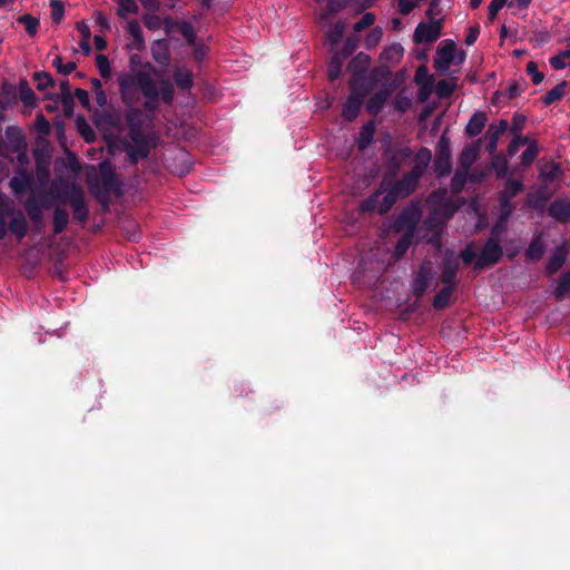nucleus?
I'll use <instances>...</instances> for the list:
<instances>
[{"mask_svg": "<svg viewBox=\"0 0 570 570\" xmlns=\"http://www.w3.org/2000/svg\"><path fill=\"white\" fill-rule=\"evenodd\" d=\"M39 180L40 185L29 195L24 202V209L31 223L38 229L43 226V209H50L57 203H68L72 209L75 220L83 224L89 218V208L86 203L85 191L76 183L63 181L57 188V180Z\"/></svg>", "mask_w": 570, "mask_h": 570, "instance_id": "obj_1", "label": "nucleus"}, {"mask_svg": "<svg viewBox=\"0 0 570 570\" xmlns=\"http://www.w3.org/2000/svg\"><path fill=\"white\" fill-rule=\"evenodd\" d=\"M119 91L126 105L132 104L135 88H139L145 102L144 110L153 118L159 107V92L156 82L146 71H137L135 75L122 73L118 77Z\"/></svg>", "mask_w": 570, "mask_h": 570, "instance_id": "obj_2", "label": "nucleus"}, {"mask_svg": "<svg viewBox=\"0 0 570 570\" xmlns=\"http://www.w3.org/2000/svg\"><path fill=\"white\" fill-rule=\"evenodd\" d=\"M500 230L495 225L492 227L489 238L485 240L479 254L473 248V243H470L464 249L461 250L460 257L464 265L473 264L474 269L483 271L488 267L497 265L503 257V248L500 244Z\"/></svg>", "mask_w": 570, "mask_h": 570, "instance_id": "obj_3", "label": "nucleus"}, {"mask_svg": "<svg viewBox=\"0 0 570 570\" xmlns=\"http://www.w3.org/2000/svg\"><path fill=\"white\" fill-rule=\"evenodd\" d=\"M409 197L397 181L387 180L383 177L380 186L365 199H363L358 209L362 214L377 212L379 215H386L399 199Z\"/></svg>", "mask_w": 570, "mask_h": 570, "instance_id": "obj_4", "label": "nucleus"}, {"mask_svg": "<svg viewBox=\"0 0 570 570\" xmlns=\"http://www.w3.org/2000/svg\"><path fill=\"white\" fill-rule=\"evenodd\" d=\"M99 180L89 181V191L104 207H108L110 193L122 195L121 181L108 160L99 164Z\"/></svg>", "mask_w": 570, "mask_h": 570, "instance_id": "obj_5", "label": "nucleus"}, {"mask_svg": "<svg viewBox=\"0 0 570 570\" xmlns=\"http://www.w3.org/2000/svg\"><path fill=\"white\" fill-rule=\"evenodd\" d=\"M130 144L126 147L129 161L136 165L140 159H145L150 154V146L146 135L139 130L138 126L132 127L128 132Z\"/></svg>", "mask_w": 570, "mask_h": 570, "instance_id": "obj_6", "label": "nucleus"}, {"mask_svg": "<svg viewBox=\"0 0 570 570\" xmlns=\"http://www.w3.org/2000/svg\"><path fill=\"white\" fill-rule=\"evenodd\" d=\"M422 212L419 205L411 203L405 206L394 222L396 232L411 233L415 235L417 224L421 220Z\"/></svg>", "mask_w": 570, "mask_h": 570, "instance_id": "obj_7", "label": "nucleus"}, {"mask_svg": "<svg viewBox=\"0 0 570 570\" xmlns=\"http://www.w3.org/2000/svg\"><path fill=\"white\" fill-rule=\"evenodd\" d=\"M452 170L450 139L443 134L438 142L434 171L438 177L448 176Z\"/></svg>", "mask_w": 570, "mask_h": 570, "instance_id": "obj_8", "label": "nucleus"}, {"mask_svg": "<svg viewBox=\"0 0 570 570\" xmlns=\"http://www.w3.org/2000/svg\"><path fill=\"white\" fill-rule=\"evenodd\" d=\"M435 273L429 261L423 262L414 276L412 291L416 298H421L429 288Z\"/></svg>", "mask_w": 570, "mask_h": 570, "instance_id": "obj_9", "label": "nucleus"}, {"mask_svg": "<svg viewBox=\"0 0 570 570\" xmlns=\"http://www.w3.org/2000/svg\"><path fill=\"white\" fill-rule=\"evenodd\" d=\"M455 42L451 39L444 40L436 50L433 60L435 70L446 72L455 59Z\"/></svg>", "mask_w": 570, "mask_h": 570, "instance_id": "obj_10", "label": "nucleus"}, {"mask_svg": "<svg viewBox=\"0 0 570 570\" xmlns=\"http://www.w3.org/2000/svg\"><path fill=\"white\" fill-rule=\"evenodd\" d=\"M442 22L443 18H439L438 21L420 22L413 35L414 42L424 43L435 41L441 36Z\"/></svg>", "mask_w": 570, "mask_h": 570, "instance_id": "obj_11", "label": "nucleus"}, {"mask_svg": "<svg viewBox=\"0 0 570 570\" xmlns=\"http://www.w3.org/2000/svg\"><path fill=\"white\" fill-rule=\"evenodd\" d=\"M375 82V77H371L370 79H367L365 76L351 77L350 96L356 97L360 100H364V98L372 91Z\"/></svg>", "mask_w": 570, "mask_h": 570, "instance_id": "obj_12", "label": "nucleus"}, {"mask_svg": "<svg viewBox=\"0 0 570 570\" xmlns=\"http://www.w3.org/2000/svg\"><path fill=\"white\" fill-rule=\"evenodd\" d=\"M393 90L394 88L389 85L375 92L366 102V111L373 116H377L391 97Z\"/></svg>", "mask_w": 570, "mask_h": 570, "instance_id": "obj_13", "label": "nucleus"}, {"mask_svg": "<svg viewBox=\"0 0 570 570\" xmlns=\"http://www.w3.org/2000/svg\"><path fill=\"white\" fill-rule=\"evenodd\" d=\"M459 261L454 257H445L441 266L440 281L444 286L456 287V275L459 271Z\"/></svg>", "mask_w": 570, "mask_h": 570, "instance_id": "obj_14", "label": "nucleus"}, {"mask_svg": "<svg viewBox=\"0 0 570 570\" xmlns=\"http://www.w3.org/2000/svg\"><path fill=\"white\" fill-rule=\"evenodd\" d=\"M548 215L552 217L554 220L561 224H567L570 222V199L567 198H558L553 200L549 208Z\"/></svg>", "mask_w": 570, "mask_h": 570, "instance_id": "obj_15", "label": "nucleus"}, {"mask_svg": "<svg viewBox=\"0 0 570 570\" xmlns=\"http://www.w3.org/2000/svg\"><path fill=\"white\" fill-rule=\"evenodd\" d=\"M508 121L504 119H501L498 125L491 124L487 131V145L485 150L493 155L497 151L498 142L500 137L508 129Z\"/></svg>", "mask_w": 570, "mask_h": 570, "instance_id": "obj_16", "label": "nucleus"}, {"mask_svg": "<svg viewBox=\"0 0 570 570\" xmlns=\"http://www.w3.org/2000/svg\"><path fill=\"white\" fill-rule=\"evenodd\" d=\"M568 258V248L564 244L557 246L548 259L546 271L548 275H554L566 264Z\"/></svg>", "mask_w": 570, "mask_h": 570, "instance_id": "obj_17", "label": "nucleus"}, {"mask_svg": "<svg viewBox=\"0 0 570 570\" xmlns=\"http://www.w3.org/2000/svg\"><path fill=\"white\" fill-rule=\"evenodd\" d=\"M151 56L161 67H167L170 62V50L166 39L155 40L151 45Z\"/></svg>", "mask_w": 570, "mask_h": 570, "instance_id": "obj_18", "label": "nucleus"}, {"mask_svg": "<svg viewBox=\"0 0 570 570\" xmlns=\"http://www.w3.org/2000/svg\"><path fill=\"white\" fill-rule=\"evenodd\" d=\"M165 26H166V31L169 32V29L174 26L178 27L181 36L185 38L186 42L189 45V46H195L196 45V40H197V35H196V31L194 29V27L191 26L190 22L188 21H178V22H175L173 21L171 19H166L165 20Z\"/></svg>", "mask_w": 570, "mask_h": 570, "instance_id": "obj_19", "label": "nucleus"}, {"mask_svg": "<svg viewBox=\"0 0 570 570\" xmlns=\"http://www.w3.org/2000/svg\"><path fill=\"white\" fill-rule=\"evenodd\" d=\"M487 121H488V116L484 111H475L471 116V118L465 127L466 136L476 137L478 135H480L482 132V130L484 129Z\"/></svg>", "mask_w": 570, "mask_h": 570, "instance_id": "obj_20", "label": "nucleus"}, {"mask_svg": "<svg viewBox=\"0 0 570 570\" xmlns=\"http://www.w3.org/2000/svg\"><path fill=\"white\" fill-rule=\"evenodd\" d=\"M10 187L16 194L30 191L36 189L35 180L31 174L21 173L20 176L12 177L10 179Z\"/></svg>", "mask_w": 570, "mask_h": 570, "instance_id": "obj_21", "label": "nucleus"}, {"mask_svg": "<svg viewBox=\"0 0 570 570\" xmlns=\"http://www.w3.org/2000/svg\"><path fill=\"white\" fill-rule=\"evenodd\" d=\"M370 62V56L364 52H360L354 56L347 65V69L352 72L351 77L365 76Z\"/></svg>", "mask_w": 570, "mask_h": 570, "instance_id": "obj_22", "label": "nucleus"}, {"mask_svg": "<svg viewBox=\"0 0 570 570\" xmlns=\"http://www.w3.org/2000/svg\"><path fill=\"white\" fill-rule=\"evenodd\" d=\"M401 158H399L397 155L391 156L387 165V169L383 177H386L387 180H393L400 173L401 169V161L404 158H407L411 156V149L410 148H403L399 151Z\"/></svg>", "mask_w": 570, "mask_h": 570, "instance_id": "obj_23", "label": "nucleus"}, {"mask_svg": "<svg viewBox=\"0 0 570 570\" xmlns=\"http://www.w3.org/2000/svg\"><path fill=\"white\" fill-rule=\"evenodd\" d=\"M363 106V100L357 99L356 97L348 96L346 102L342 108V117L344 120L351 122L354 121Z\"/></svg>", "mask_w": 570, "mask_h": 570, "instance_id": "obj_24", "label": "nucleus"}, {"mask_svg": "<svg viewBox=\"0 0 570 570\" xmlns=\"http://www.w3.org/2000/svg\"><path fill=\"white\" fill-rule=\"evenodd\" d=\"M174 81L180 90H189L194 86V75L184 67H177L173 73Z\"/></svg>", "mask_w": 570, "mask_h": 570, "instance_id": "obj_25", "label": "nucleus"}, {"mask_svg": "<svg viewBox=\"0 0 570 570\" xmlns=\"http://www.w3.org/2000/svg\"><path fill=\"white\" fill-rule=\"evenodd\" d=\"M18 100H20L26 108H35L37 105V97L33 90L30 88L26 79L19 81L18 87Z\"/></svg>", "mask_w": 570, "mask_h": 570, "instance_id": "obj_26", "label": "nucleus"}, {"mask_svg": "<svg viewBox=\"0 0 570 570\" xmlns=\"http://www.w3.org/2000/svg\"><path fill=\"white\" fill-rule=\"evenodd\" d=\"M546 252V245L542 235H535L525 250V257L532 262H539Z\"/></svg>", "mask_w": 570, "mask_h": 570, "instance_id": "obj_27", "label": "nucleus"}, {"mask_svg": "<svg viewBox=\"0 0 570 570\" xmlns=\"http://www.w3.org/2000/svg\"><path fill=\"white\" fill-rule=\"evenodd\" d=\"M432 158V153L429 148L422 147L415 155L414 166L411 171L416 173L420 178L425 173Z\"/></svg>", "mask_w": 570, "mask_h": 570, "instance_id": "obj_28", "label": "nucleus"}, {"mask_svg": "<svg viewBox=\"0 0 570 570\" xmlns=\"http://www.w3.org/2000/svg\"><path fill=\"white\" fill-rule=\"evenodd\" d=\"M6 138L16 151L24 149L27 146L26 137L19 127L8 126L6 129Z\"/></svg>", "mask_w": 570, "mask_h": 570, "instance_id": "obj_29", "label": "nucleus"}, {"mask_svg": "<svg viewBox=\"0 0 570 570\" xmlns=\"http://www.w3.org/2000/svg\"><path fill=\"white\" fill-rule=\"evenodd\" d=\"M128 33L132 38L130 48L137 51H141L145 48V39L142 36V30L138 21L132 20L128 23L127 27Z\"/></svg>", "mask_w": 570, "mask_h": 570, "instance_id": "obj_30", "label": "nucleus"}, {"mask_svg": "<svg viewBox=\"0 0 570 570\" xmlns=\"http://www.w3.org/2000/svg\"><path fill=\"white\" fill-rule=\"evenodd\" d=\"M68 223H69L68 212L62 207L56 206L53 208V215H52L53 234L55 235L61 234L66 229Z\"/></svg>", "mask_w": 570, "mask_h": 570, "instance_id": "obj_31", "label": "nucleus"}, {"mask_svg": "<svg viewBox=\"0 0 570 570\" xmlns=\"http://www.w3.org/2000/svg\"><path fill=\"white\" fill-rule=\"evenodd\" d=\"M18 104V89L16 86L2 80V112Z\"/></svg>", "mask_w": 570, "mask_h": 570, "instance_id": "obj_32", "label": "nucleus"}, {"mask_svg": "<svg viewBox=\"0 0 570 570\" xmlns=\"http://www.w3.org/2000/svg\"><path fill=\"white\" fill-rule=\"evenodd\" d=\"M550 194L546 193L542 189H538L534 193H529L525 198V205L529 208L541 210L546 207L548 199L550 198Z\"/></svg>", "mask_w": 570, "mask_h": 570, "instance_id": "obj_33", "label": "nucleus"}, {"mask_svg": "<svg viewBox=\"0 0 570 570\" xmlns=\"http://www.w3.org/2000/svg\"><path fill=\"white\" fill-rule=\"evenodd\" d=\"M481 140L475 141L471 146H466L461 155L460 163L463 168L469 169L470 166L476 160L480 150Z\"/></svg>", "mask_w": 570, "mask_h": 570, "instance_id": "obj_34", "label": "nucleus"}, {"mask_svg": "<svg viewBox=\"0 0 570 570\" xmlns=\"http://www.w3.org/2000/svg\"><path fill=\"white\" fill-rule=\"evenodd\" d=\"M76 128L86 142H94L96 140V132L83 116H77Z\"/></svg>", "mask_w": 570, "mask_h": 570, "instance_id": "obj_35", "label": "nucleus"}, {"mask_svg": "<svg viewBox=\"0 0 570 570\" xmlns=\"http://www.w3.org/2000/svg\"><path fill=\"white\" fill-rule=\"evenodd\" d=\"M454 286H444L433 298L432 305L435 309H444L450 306Z\"/></svg>", "mask_w": 570, "mask_h": 570, "instance_id": "obj_36", "label": "nucleus"}, {"mask_svg": "<svg viewBox=\"0 0 570 570\" xmlns=\"http://www.w3.org/2000/svg\"><path fill=\"white\" fill-rule=\"evenodd\" d=\"M344 59L341 58L340 52H334L327 65V76L331 81L341 77Z\"/></svg>", "mask_w": 570, "mask_h": 570, "instance_id": "obj_37", "label": "nucleus"}, {"mask_svg": "<svg viewBox=\"0 0 570 570\" xmlns=\"http://www.w3.org/2000/svg\"><path fill=\"white\" fill-rule=\"evenodd\" d=\"M345 28L346 23L344 21L335 22L326 32V41L332 47H336L344 35Z\"/></svg>", "mask_w": 570, "mask_h": 570, "instance_id": "obj_38", "label": "nucleus"}, {"mask_svg": "<svg viewBox=\"0 0 570 570\" xmlns=\"http://www.w3.org/2000/svg\"><path fill=\"white\" fill-rule=\"evenodd\" d=\"M8 228L18 239H22L28 232L27 219L22 215L13 217Z\"/></svg>", "mask_w": 570, "mask_h": 570, "instance_id": "obj_39", "label": "nucleus"}, {"mask_svg": "<svg viewBox=\"0 0 570 570\" xmlns=\"http://www.w3.org/2000/svg\"><path fill=\"white\" fill-rule=\"evenodd\" d=\"M420 177L416 176V173L409 171L403 175V177L400 180H396L400 187L404 189L405 195H412L419 184Z\"/></svg>", "mask_w": 570, "mask_h": 570, "instance_id": "obj_40", "label": "nucleus"}, {"mask_svg": "<svg viewBox=\"0 0 570 570\" xmlns=\"http://www.w3.org/2000/svg\"><path fill=\"white\" fill-rule=\"evenodd\" d=\"M17 22L23 24L26 32L29 37H35L38 33L40 21L38 18L26 13L17 18Z\"/></svg>", "mask_w": 570, "mask_h": 570, "instance_id": "obj_41", "label": "nucleus"}, {"mask_svg": "<svg viewBox=\"0 0 570 570\" xmlns=\"http://www.w3.org/2000/svg\"><path fill=\"white\" fill-rule=\"evenodd\" d=\"M468 181V169H458L451 179V191L458 195L463 191Z\"/></svg>", "mask_w": 570, "mask_h": 570, "instance_id": "obj_42", "label": "nucleus"}, {"mask_svg": "<svg viewBox=\"0 0 570 570\" xmlns=\"http://www.w3.org/2000/svg\"><path fill=\"white\" fill-rule=\"evenodd\" d=\"M568 86V82L566 80H562L560 83L554 86L551 90H549L543 97L542 101L544 105H551L560 99L566 94V88Z\"/></svg>", "mask_w": 570, "mask_h": 570, "instance_id": "obj_43", "label": "nucleus"}, {"mask_svg": "<svg viewBox=\"0 0 570 570\" xmlns=\"http://www.w3.org/2000/svg\"><path fill=\"white\" fill-rule=\"evenodd\" d=\"M570 294V269L563 273L554 288L553 295L556 299L561 301Z\"/></svg>", "mask_w": 570, "mask_h": 570, "instance_id": "obj_44", "label": "nucleus"}, {"mask_svg": "<svg viewBox=\"0 0 570 570\" xmlns=\"http://www.w3.org/2000/svg\"><path fill=\"white\" fill-rule=\"evenodd\" d=\"M414 238V234L411 233H403L402 236L397 239L395 247H394V256L396 258H401L405 255V253L409 250L410 246L412 245Z\"/></svg>", "mask_w": 570, "mask_h": 570, "instance_id": "obj_45", "label": "nucleus"}, {"mask_svg": "<svg viewBox=\"0 0 570 570\" xmlns=\"http://www.w3.org/2000/svg\"><path fill=\"white\" fill-rule=\"evenodd\" d=\"M404 49L400 43H392L381 53V60L386 62L399 61L403 56Z\"/></svg>", "mask_w": 570, "mask_h": 570, "instance_id": "obj_46", "label": "nucleus"}, {"mask_svg": "<svg viewBox=\"0 0 570 570\" xmlns=\"http://www.w3.org/2000/svg\"><path fill=\"white\" fill-rule=\"evenodd\" d=\"M158 92L159 100L161 99L164 104L170 106L174 102L175 89L174 85L169 80L165 79L159 82Z\"/></svg>", "mask_w": 570, "mask_h": 570, "instance_id": "obj_47", "label": "nucleus"}, {"mask_svg": "<svg viewBox=\"0 0 570 570\" xmlns=\"http://www.w3.org/2000/svg\"><path fill=\"white\" fill-rule=\"evenodd\" d=\"M33 80L37 83V89L39 91H45L48 88H53L56 82L52 76L47 71H37L33 73Z\"/></svg>", "mask_w": 570, "mask_h": 570, "instance_id": "obj_48", "label": "nucleus"}, {"mask_svg": "<svg viewBox=\"0 0 570 570\" xmlns=\"http://www.w3.org/2000/svg\"><path fill=\"white\" fill-rule=\"evenodd\" d=\"M374 138V125L373 122H367L362 127L358 138V149H365Z\"/></svg>", "mask_w": 570, "mask_h": 570, "instance_id": "obj_49", "label": "nucleus"}, {"mask_svg": "<svg viewBox=\"0 0 570 570\" xmlns=\"http://www.w3.org/2000/svg\"><path fill=\"white\" fill-rule=\"evenodd\" d=\"M492 168L495 171L497 178H504L508 175L509 163L508 159L502 155H497L491 163Z\"/></svg>", "mask_w": 570, "mask_h": 570, "instance_id": "obj_50", "label": "nucleus"}, {"mask_svg": "<svg viewBox=\"0 0 570 570\" xmlns=\"http://www.w3.org/2000/svg\"><path fill=\"white\" fill-rule=\"evenodd\" d=\"M524 189V185L521 180L508 179L504 185V189L499 194L509 196V198H514L518 194H520Z\"/></svg>", "mask_w": 570, "mask_h": 570, "instance_id": "obj_51", "label": "nucleus"}, {"mask_svg": "<svg viewBox=\"0 0 570 570\" xmlns=\"http://www.w3.org/2000/svg\"><path fill=\"white\" fill-rule=\"evenodd\" d=\"M561 174L560 165L552 163L550 166H544L540 169V178L547 183H551L557 179Z\"/></svg>", "mask_w": 570, "mask_h": 570, "instance_id": "obj_52", "label": "nucleus"}, {"mask_svg": "<svg viewBox=\"0 0 570 570\" xmlns=\"http://www.w3.org/2000/svg\"><path fill=\"white\" fill-rule=\"evenodd\" d=\"M499 204H500V219L507 220L514 209L512 205V199L509 196L499 194Z\"/></svg>", "mask_w": 570, "mask_h": 570, "instance_id": "obj_53", "label": "nucleus"}, {"mask_svg": "<svg viewBox=\"0 0 570 570\" xmlns=\"http://www.w3.org/2000/svg\"><path fill=\"white\" fill-rule=\"evenodd\" d=\"M539 154V148L537 144L533 141L531 142L525 150L521 155V164L524 167L530 166L537 158Z\"/></svg>", "mask_w": 570, "mask_h": 570, "instance_id": "obj_54", "label": "nucleus"}, {"mask_svg": "<svg viewBox=\"0 0 570 570\" xmlns=\"http://www.w3.org/2000/svg\"><path fill=\"white\" fill-rule=\"evenodd\" d=\"M383 37V29L381 27H374L370 33L365 38V47L366 49H373L375 48Z\"/></svg>", "mask_w": 570, "mask_h": 570, "instance_id": "obj_55", "label": "nucleus"}, {"mask_svg": "<svg viewBox=\"0 0 570 570\" xmlns=\"http://www.w3.org/2000/svg\"><path fill=\"white\" fill-rule=\"evenodd\" d=\"M118 16L125 18L128 13H138V6L136 0H119Z\"/></svg>", "mask_w": 570, "mask_h": 570, "instance_id": "obj_56", "label": "nucleus"}, {"mask_svg": "<svg viewBox=\"0 0 570 570\" xmlns=\"http://www.w3.org/2000/svg\"><path fill=\"white\" fill-rule=\"evenodd\" d=\"M51 19L55 23H60L65 16V4L61 0H50Z\"/></svg>", "mask_w": 570, "mask_h": 570, "instance_id": "obj_57", "label": "nucleus"}, {"mask_svg": "<svg viewBox=\"0 0 570 570\" xmlns=\"http://www.w3.org/2000/svg\"><path fill=\"white\" fill-rule=\"evenodd\" d=\"M52 66L57 69V71L63 76H68L71 72H73L77 68L76 62L69 61L68 63L63 65L62 58L60 56H57L53 61Z\"/></svg>", "mask_w": 570, "mask_h": 570, "instance_id": "obj_58", "label": "nucleus"}, {"mask_svg": "<svg viewBox=\"0 0 570 570\" xmlns=\"http://www.w3.org/2000/svg\"><path fill=\"white\" fill-rule=\"evenodd\" d=\"M375 14L373 12H366L363 17L354 23L353 30L355 32H361L362 30L371 27L375 22Z\"/></svg>", "mask_w": 570, "mask_h": 570, "instance_id": "obj_59", "label": "nucleus"}, {"mask_svg": "<svg viewBox=\"0 0 570 570\" xmlns=\"http://www.w3.org/2000/svg\"><path fill=\"white\" fill-rule=\"evenodd\" d=\"M357 45H358L357 37H348L345 40L342 50L338 51L341 53V58H343L345 60L346 58L352 56L354 53V51L356 50Z\"/></svg>", "mask_w": 570, "mask_h": 570, "instance_id": "obj_60", "label": "nucleus"}, {"mask_svg": "<svg viewBox=\"0 0 570 570\" xmlns=\"http://www.w3.org/2000/svg\"><path fill=\"white\" fill-rule=\"evenodd\" d=\"M96 65H97V68L99 70V73L102 78H109L110 75H111V70H110V63H109V59L107 56L105 55H98L96 57Z\"/></svg>", "mask_w": 570, "mask_h": 570, "instance_id": "obj_61", "label": "nucleus"}, {"mask_svg": "<svg viewBox=\"0 0 570 570\" xmlns=\"http://www.w3.org/2000/svg\"><path fill=\"white\" fill-rule=\"evenodd\" d=\"M142 111L140 109H131L127 115L128 131L138 126L139 130H142Z\"/></svg>", "mask_w": 570, "mask_h": 570, "instance_id": "obj_62", "label": "nucleus"}, {"mask_svg": "<svg viewBox=\"0 0 570 570\" xmlns=\"http://www.w3.org/2000/svg\"><path fill=\"white\" fill-rule=\"evenodd\" d=\"M527 73L531 77L534 85H539L543 81L544 75L539 71L538 65L534 61H529L527 65Z\"/></svg>", "mask_w": 570, "mask_h": 570, "instance_id": "obj_63", "label": "nucleus"}, {"mask_svg": "<svg viewBox=\"0 0 570 570\" xmlns=\"http://www.w3.org/2000/svg\"><path fill=\"white\" fill-rule=\"evenodd\" d=\"M455 86L448 80H440L436 83V94L440 98H448L454 91Z\"/></svg>", "mask_w": 570, "mask_h": 570, "instance_id": "obj_64", "label": "nucleus"}]
</instances>
